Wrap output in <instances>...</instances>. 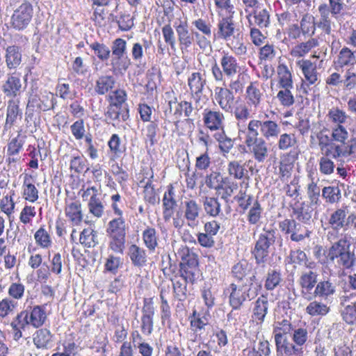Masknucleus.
Wrapping results in <instances>:
<instances>
[{
	"instance_id": "obj_6",
	"label": "nucleus",
	"mask_w": 356,
	"mask_h": 356,
	"mask_svg": "<svg viewBox=\"0 0 356 356\" xmlns=\"http://www.w3.org/2000/svg\"><path fill=\"white\" fill-rule=\"evenodd\" d=\"M233 15L228 14V15L219 19L215 29V36L227 43L230 42V41H236L243 38V34L238 26L233 19Z\"/></svg>"
},
{
	"instance_id": "obj_11",
	"label": "nucleus",
	"mask_w": 356,
	"mask_h": 356,
	"mask_svg": "<svg viewBox=\"0 0 356 356\" xmlns=\"http://www.w3.org/2000/svg\"><path fill=\"white\" fill-rule=\"evenodd\" d=\"M248 149V152L253 155V158L258 163H264L268 158L269 148L266 140L260 137V138L246 142L245 143Z\"/></svg>"
},
{
	"instance_id": "obj_46",
	"label": "nucleus",
	"mask_w": 356,
	"mask_h": 356,
	"mask_svg": "<svg viewBox=\"0 0 356 356\" xmlns=\"http://www.w3.org/2000/svg\"><path fill=\"white\" fill-rule=\"evenodd\" d=\"M227 172L229 176L236 179H241L248 174L245 163L239 161H230L227 165Z\"/></svg>"
},
{
	"instance_id": "obj_34",
	"label": "nucleus",
	"mask_w": 356,
	"mask_h": 356,
	"mask_svg": "<svg viewBox=\"0 0 356 356\" xmlns=\"http://www.w3.org/2000/svg\"><path fill=\"white\" fill-rule=\"evenodd\" d=\"M106 115L112 120L125 122L129 117V108L128 106L109 105Z\"/></svg>"
},
{
	"instance_id": "obj_63",
	"label": "nucleus",
	"mask_w": 356,
	"mask_h": 356,
	"mask_svg": "<svg viewBox=\"0 0 356 356\" xmlns=\"http://www.w3.org/2000/svg\"><path fill=\"white\" fill-rule=\"evenodd\" d=\"M349 134L347 129L341 124H337L332 129V139L336 142L345 144L348 138Z\"/></svg>"
},
{
	"instance_id": "obj_32",
	"label": "nucleus",
	"mask_w": 356,
	"mask_h": 356,
	"mask_svg": "<svg viewBox=\"0 0 356 356\" xmlns=\"http://www.w3.org/2000/svg\"><path fill=\"white\" fill-rule=\"evenodd\" d=\"M115 83V79L112 75L100 76L96 81L95 90L98 95H105L113 88Z\"/></svg>"
},
{
	"instance_id": "obj_8",
	"label": "nucleus",
	"mask_w": 356,
	"mask_h": 356,
	"mask_svg": "<svg viewBox=\"0 0 356 356\" xmlns=\"http://www.w3.org/2000/svg\"><path fill=\"white\" fill-rule=\"evenodd\" d=\"M33 8L30 3H23L16 8L11 16V26L16 30H23L31 22Z\"/></svg>"
},
{
	"instance_id": "obj_52",
	"label": "nucleus",
	"mask_w": 356,
	"mask_h": 356,
	"mask_svg": "<svg viewBox=\"0 0 356 356\" xmlns=\"http://www.w3.org/2000/svg\"><path fill=\"white\" fill-rule=\"evenodd\" d=\"M89 212L98 218L104 213V206L96 194L92 195L88 204Z\"/></svg>"
},
{
	"instance_id": "obj_51",
	"label": "nucleus",
	"mask_w": 356,
	"mask_h": 356,
	"mask_svg": "<svg viewBox=\"0 0 356 356\" xmlns=\"http://www.w3.org/2000/svg\"><path fill=\"white\" fill-rule=\"evenodd\" d=\"M189 318L191 327L194 332L204 330L205 326L209 323V318L207 315H202L195 310L193 311L192 316H190Z\"/></svg>"
},
{
	"instance_id": "obj_35",
	"label": "nucleus",
	"mask_w": 356,
	"mask_h": 356,
	"mask_svg": "<svg viewBox=\"0 0 356 356\" xmlns=\"http://www.w3.org/2000/svg\"><path fill=\"white\" fill-rule=\"evenodd\" d=\"M318 44L319 41L317 38L310 37L308 40L295 46L291 50V55L294 57H302Z\"/></svg>"
},
{
	"instance_id": "obj_5",
	"label": "nucleus",
	"mask_w": 356,
	"mask_h": 356,
	"mask_svg": "<svg viewBox=\"0 0 356 356\" xmlns=\"http://www.w3.org/2000/svg\"><path fill=\"white\" fill-rule=\"evenodd\" d=\"M293 330L292 325L288 320L284 319L280 322L275 323L273 334L277 353L300 354V349L296 348L293 343L289 342L286 337V334L290 333Z\"/></svg>"
},
{
	"instance_id": "obj_22",
	"label": "nucleus",
	"mask_w": 356,
	"mask_h": 356,
	"mask_svg": "<svg viewBox=\"0 0 356 356\" xmlns=\"http://www.w3.org/2000/svg\"><path fill=\"white\" fill-rule=\"evenodd\" d=\"M65 214L72 225H79L83 220L81 204L79 201H70L66 203Z\"/></svg>"
},
{
	"instance_id": "obj_53",
	"label": "nucleus",
	"mask_w": 356,
	"mask_h": 356,
	"mask_svg": "<svg viewBox=\"0 0 356 356\" xmlns=\"http://www.w3.org/2000/svg\"><path fill=\"white\" fill-rule=\"evenodd\" d=\"M277 73L280 78V88H293L291 74L286 65H279L277 67Z\"/></svg>"
},
{
	"instance_id": "obj_9",
	"label": "nucleus",
	"mask_w": 356,
	"mask_h": 356,
	"mask_svg": "<svg viewBox=\"0 0 356 356\" xmlns=\"http://www.w3.org/2000/svg\"><path fill=\"white\" fill-rule=\"evenodd\" d=\"M155 308L152 298H144L142 307L140 329L145 336H149L153 332Z\"/></svg>"
},
{
	"instance_id": "obj_14",
	"label": "nucleus",
	"mask_w": 356,
	"mask_h": 356,
	"mask_svg": "<svg viewBox=\"0 0 356 356\" xmlns=\"http://www.w3.org/2000/svg\"><path fill=\"white\" fill-rule=\"evenodd\" d=\"M175 31L180 49L182 51H188L194 41V33H190L186 22H181L175 26Z\"/></svg>"
},
{
	"instance_id": "obj_12",
	"label": "nucleus",
	"mask_w": 356,
	"mask_h": 356,
	"mask_svg": "<svg viewBox=\"0 0 356 356\" xmlns=\"http://www.w3.org/2000/svg\"><path fill=\"white\" fill-rule=\"evenodd\" d=\"M225 116L220 111L204 109L203 121L205 127L211 131L224 129Z\"/></svg>"
},
{
	"instance_id": "obj_28",
	"label": "nucleus",
	"mask_w": 356,
	"mask_h": 356,
	"mask_svg": "<svg viewBox=\"0 0 356 356\" xmlns=\"http://www.w3.org/2000/svg\"><path fill=\"white\" fill-rule=\"evenodd\" d=\"M6 63L8 69H16L22 62V53L19 47L9 46L6 50Z\"/></svg>"
},
{
	"instance_id": "obj_61",
	"label": "nucleus",
	"mask_w": 356,
	"mask_h": 356,
	"mask_svg": "<svg viewBox=\"0 0 356 356\" xmlns=\"http://www.w3.org/2000/svg\"><path fill=\"white\" fill-rule=\"evenodd\" d=\"M280 138L277 141V147L280 150H287L294 147L297 143V140L293 134H282L279 135Z\"/></svg>"
},
{
	"instance_id": "obj_64",
	"label": "nucleus",
	"mask_w": 356,
	"mask_h": 356,
	"mask_svg": "<svg viewBox=\"0 0 356 356\" xmlns=\"http://www.w3.org/2000/svg\"><path fill=\"white\" fill-rule=\"evenodd\" d=\"M327 116L332 122L341 125L346 122L348 118V115L346 114V113L343 110L339 109V108H331L328 111Z\"/></svg>"
},
{
	"instance_id": "obj_15",
	"label": "nucleus",
	"mask_w": 356,
	"mask_h": 356,
	"mask_svg": "<svg viewBox=\"0 0 356 356\" xmlns=\"http://www.w3.org/2000/svg\"><path fill=\"white\" fill-rule=\"evenodd\" d=\"M215 99L223 111L226 112L232 111L234 96L229 89L221 87L216 88Z\"/></svg>"
},
{
	"instance_id": "obj_3",
	"label": "nucleus",
	"mask_w": 356,
	"mask_h": 356,
	"mask_svg": "<svg viewBox=\"0 0 356 356\" xmlns=\"http://www.w3.org/2000/svg\"><path fill=\"white\" fill-rule=\"evenodd\" d=\"M276 239V231L273 229H264V232L259 235L254 248L252 250V254L254 256L257 267L254 269V275L250 277V281L252 282L256 275L259 273H264L266 266L265 262L269 254V248L273 245Z\"/></svg>"
},
{
	"instance_id": "obj_21",
	"label": "nucleus",
	"mask_w": 356,
	"mask_h": 356,
	"mask_svg": "<svg viewBox=\"0 0 356 356\" xmlns=\"http://www.w3.org/2000/svg\"><path fill=\"white\" fill-rule=\"evenodd\" d=\"M287 259L289 264L304 266L309 270H313L316 267V263L309 260L306 253L300 249L291 250Z\"/></svg>"
},
{
	"instance_id": "obj_24",
	"label": "nucleus",
	"mask_w": 356,
	"mask_h": 356,
	"mask_svg": "<svg viewBox=\"0 0 356 356\" xmlns=\"http://www.w3.org/2000/svg\"><path fill=\"white\" fill-rule=\"evenodd\" d=\"M260 132L264 140L277 139L280 134V127L273 120H261Z\"/></svg>"
},
{
	"instance_id": "obj_17",
	"label": "nucleus",
	"mask_w": 356,
	"mask_h": 356,
	"mask_svg": "<svg viewBox=\"0 0 356 356\" xmlns=\"http://www.w3.org/2000/svg\"><path fill=\"white\" fill-rule=\"evenodd\" d=\"M184 218L191 227H195L198 223V218L201 208L194 200H186L184 202Z\"/></svg>"
},
{
	"instance_id": "obj_60",
	"label": "nucleus",
	"mask_w": 356,
	"mask_h": 356,
	"mask_svg": "<svg viewBox=\"0 0 356 356\" xmlns=\"http://www.w3.org/2000/svg\"><path fill=\"white\" fill-rule=\"evenodd\" d=\"M263 209L257 200L252 203L248 213V221L250 225L257 224L261 218Z\"/></svg>"
},
{
	"instance_id": "obj_42",
	"label": "nucleus",
	"mask_w": 356,
	"mask_h": 356,
	"mask_svg": "<svg viewBox=\"0 0 356 356\" xmlns=\"http://www.w3.org/2000/svg\"><path fill=\"white\" fill-rule=\"evenodd\" d=\"M252 270L250 264L245 260L234 264L232 268V277L238 282H241Z\"/></svg>"
},
{
	"instance_id": "obj_27",
	"label": "nucleus",
	"mask_w": 356,
	"mask_h": 356,
	"mask_svg": "<svg viewBox=\"0 0 356 356\" xmlns=\"http://www.w3.org/2000/svg\"><path fill=\"white\" fill-rule=\"evenodd\" d=\"M128 255L134 266L142 267L147 262L145 250L136 244H132L129 247Z\"/></svg>"
},
{
	"instance_id": "obj_25",
	"label": "nucleus",
	"mask_w": 356,
	"mask_h": 356,
	"mask_svg": "<svg viewBox=\"0 0 356 356\" xmlns=\"http://www.w3.org/2000/svg\"><path fill=\"white\" fill-rule=\"evenodd\" d=\"M297 65L309 84H314L317 81L318 73L314 63L309 60H301L297 62Z\"/></svg>"
},
{
	"instance_id": "obj_47",
	"label": "nucleus",
	"mask_w": 356,
	"mask_h": 356,
	"mask_svg": "<svg viewBox=\"0 0 356 356\" xmlns=\"http://www.w3.org/2000/svg\"><path fill=\"white\" fill-rule=\"evenodd\" d=\"M213 136L218 143L220 151L223 153H229L234 146V139L228 137L224 129L216 133Z\"/></svg>"
},
{
	"instance_id": "obj_18",
	"label": "nucleus",
	"mask_w": 356,
	"mask_h": 356,
	"mask_svg": "<svg viewBox=\"0 0 356 356\" xmlns=\"http://www.w3.org/2000/svg\"><path fill=\"white\" fill-rule=\"evenodd\" d=\"M349 286L356 290V273L348 276ZM343 320L348 324L356 322V301L346 305L341 312Z\"/></svg>"
},
{
	"instance_id": "obj_31",
	"label": "nucleus",
	"mask_w": 356,
	"mask_h": 356,
	"mask_svg": "<svg viewBox=\"0 0 356 356\" xmlns=\"http://www.w3.org/2000/svg\"><path fill=\"white\" fill-rule=\"evenodd\" d=\"M293 335H292V340L295 344H293V346L298 349H300V354H296L295 353H291L290 354L286 353L287 355H295L296 356H302L303 354V348L302 346L307 342L309 334L308 331L306 327H298L296 329L293 330Z\"/></svg>"
},
{
	"instance_id": "obj_16",
	"label": "nucleus",
	"mask_w": 356,
	"mask_h": 356,
	"mask_svg": "<svg viewBox=\"0 0 356 356\" xmlns=\"http://www.w3.org/2000/svg\"><path fill=\"white\" fill-rule=\"evenodd\" d=\"M22 84L18 76L15 74H8L6 81L2 85L1 89L4 95L10 98L19 95Z\"/></svg>"
},
{
	"instance_id": "obj_19",
	"label": "nucleus",
	"mask_w": 356,
	"mask_h": 356,
	"mask_svg": "<svg viewBox=\"0 0 356 356\" xmlns=\"http://www.w3.org/2000/svg\"><path fill=\"white\" fill-rule=\"evenodd\" d=\"M206 83V79L200 72H193L188 76V85L191 93L195 97L196 101L200 99Z\"/></svg>"
},
{
	"instance_id": "obj_43",
	"label": "nucleus",
	"mask_w": 356,
	"mask_h": 356,
	"mask_svg": "<svg viewBox=\"0 0 356 356\" xmlns=\"http://www.w3.org/2000/svg\"><path fill=\"white\" fill-rule=\"evenodd\" d=\"M79 242L86 248H93L98 244L97 233L91 228L84 229L80 234Z\"/></svg>"
},
{
	"instance_id": "obj_40",
	"label": "nucleus",
	"mask_w": 356,
	"mask_h": 356,
	"mask_svg": "<svg viewBox=\"0 0 356 356\" xmlns=\"http://www.w3.org/2000/svg\"><path fill=\"white\" fill-rule=\"evenodd\" d=\"M111 65L118 71H127L131 64V59L127 56V53H117L115 55H111Z\"/></svg>"
},
{
	"instance_id": "obj_58",
	"label": "nucleus",
	"mask_w": 356,
	"mask_h": 356,
	"mask_svg": "<svg viewBox=\"0 0 356 356\" xmlns=\"http://www.w3.org/2000/svg\"><path fill=\"white\" fill-rule=\"evenodd\" d=\"M260 126L261 120H252L249 122L247 130L243 131L245 134V143L260 138L258 137Z\"/></svg>"
},
{
	"instance_id": "obj_45",
	"label": "nucleus",
	"mask_w": 356,
	"mask_h": 356,
	"mask_svg": "<svg viewBox=\"0 0 356 356\" xmlns=\"http://www.w3.org/2000/svg\"><path fill=\"white\" fill-rule=\"evenodd\" d=\"M282 281L280 270L269 269L266 275L264 287L268 291H273L277 287Z\"/></svg>"
},
{
	"instance_id": "obj_48",
	"label": "nucleus",
	"mask_w": 356,
	"mask_h": 356,
	"mask_svg": "<svg viewBox=\"0 0 356 356\" xmlns=\"http://www.w3.org/2000/svg\"><path fill=\"white\" fill-rule=\"evenodd\" d=\"M321 188L317 185V184L314 181H312L307 186V194L308 199L309 200V204H311L312 207H319L322 202L320 199L321 196Z\"/></svg>"
},
{
	"instance_id": "obj_37",
	"label": "nucleus",
	"mask_w": 356,
	"mask_h": 356,
	"mask_svg": "<svg viewBox=\"0 0 356 356\" xmlns=\"http://www.w3.org/2000/svg\"><path fill=\"white\" fill-rule=\"evenodd\" d=\"M322 197L328 204L338 203L341 200V191L337 184V186H325L321 190Z\"/></svg>"
},
{
	"instance_id": "obj_57",
	"label": "nucleus",
	"mask_w": 356,
	"mask_h": 356,
	"mask_svg": "<svg viewBox=\"0 0 356 356\" xmlns=\"http://www.w3.org/2000/svg\"><path fill=\"white\" fill-rule=\"evenodd\" d=\"M338 63L341 66L353 65L356 63V57L349 48L344 47L339 51Z\"/></svg>"
},
{
	"instance_id": "obj_38",
	"label": "nucleus",
	"mask_w": 356,
	"mask_h": 356,
	"mask_svg": "<svg viewBox=\"0 0 356 356\" xmlns=\"http://www.w3.org/2000/svg\"><path fill=\"white\" fill-rule=\"evenodd\" d=\"M302 35L305 37H312L316 32L315 18L313 15L305 14L302 16L299 25Z\"/></svg>"
},
{
	"instance_id": "obj_20",
	"label": "nucleus",
	"mask_w": 356,
	"mask_h": 356,
	"mask_svg": "<svg viewBox=\"0 0 356 356\" xmlns=\"http://www.w3.org/2000/svg\"><path fill=\"white\" fill-rule=\"evenodd\" d=\"M22 118V111L19 108L18 104L14 100L8 102L6 119L4 124V130L10 129L18 120Z\"/></svg>"
},
{
	"instance_id": "obj_33",
	"label": "nucleus",
	"mask_w": 356,
	"mask_h": 356,
	"mask_svg": "<svg viewBox=\"0 0 356 356\" xmlns=\"http://www.w3.org/2000/svg\"><path fill=\"white\" fill-rule=\"evenodd\" d=\"M268 300L267 296L261 295L254 302L253 314L256 320L263 322L268 313Z\"/></svg>"
},
{
	"instance_id": "obj_36",
	"label": "nucleus",
	"mask_w": 356,
	"mask_h": 356,
	"mask_svg": "<svg viewBox=\"0 0 356 356\" xmlns=\"http://www.w3.org/2000/svg\"><path fill=\"white\" fill-rule=\"evenodd\" d=\"M318 11L321 14L319 21L316 23V27L322 29L325 33L329 35L331 33V20L330 19V10L326 4H321L318 7Z\"/></svg>"
},
{
	"instance_id": "obj_59",
	"label": "nucleus",
	"mask_w": 356,
	"mask_h": 356,
	"mask_svg": "<svg viewBox=\"0 0 356 356\" xmlns=\"http://www.w3.org/2000/svg\"><path fill=\"white\" fill-rule=\"evenodd\" d=\"M280 90L277 94V98L281 105L284 107H289L295 102L294 97L291 91L293 88H280Z\"/></svg>"
},
{
	"instance_id": "obj_30",
	"label": "nucleus",
	"mask_w": 356,
	"mask_h": 356,
	"mask_svg": "<svg viewBox=\"0 0 356 356\" xmlns=\"http://www.w3.org/2000/svg\"><path fill=\"white\" fill-rule=\"evenodd\" d=\"M126 221L124 218L116 217L110 220L106 227L107 235H123L126 236Z\"/></svg>"
},
{
	"instance_id": "obj_13",
	"label": "nucleus",
	"mask_w": 356,
	"mask_h": 356,
	"mask_svg": "<svg viewBox=\"0 0 356 356\" xmlns=\"http://www.w3.org/2000/svg\"><path fill=\"white\" fill-rule=\"evenodd\" d=\"M250 26H259L260 29L266 28L270 24L269 11L266 8L256 6L252 13L248 16Z\"/></svg>"
},
{
	"instance_id": "obj_26",
	"label": "nucleus",
	"mask_w": 356,
	"mask_h": 356,
	"mask_svg": "<svg viewBox=\"0 0 356 356\" xmlns=\"http://www.w3.org/2000/svg\"><path fill=\"white\" fill-rule=\"evenodd\" d=\"M346 216L347 212L345 209H337L331 213L328 223L334 230L343 229L349 224V220H348Z\"/></svg>"
},
{
	"instance_id": "obj_2",
	"label": "nucleus",
	"mask_w": 356,
	"mask_h": 356,
	"mask_svg": "<svg viewBox=\"0 0 356 356\" xmlns=\"http://www.w3.org/2000/svg\"><path fill=\"white\" fill-rule=\"evenodd\" d=\"M326 261L320 262L327 265H334L339 270H353L356 266V254L355 249L346 236L333 243L325 251Z\"/></svg>"
},
{
	"instance_id": "obj_62",
	"label": "nucleus",
	"mask_w": 356,
	"mask_h": 356,
	"mask_svg": "<svg viewBox=\"0 0 356 356\" xmlns=\"http://www.w3.org/2000/svg\"><path fill=\"white\" fill-rule=\"evenodd\" d=\"M227 177H224L219 172H212L207 175L205 183L211 189L216 190L222 184L227 181Z\"/></svg>"
},
{
	"instance_id": "obj_1",
	"label": "nucleus",
	"mask_w": 356,
	"mask_h": 356,
	"mask_svg": "<svg viewBox=\"0 0 356 356\" xmlns=\"http://www.w3.org/2000/svg\"><path fill=\"white\" fill-rule=\"evenodd\" d=\"M314 207L307 202H296L292 207L295 219L286 218L279 222L280 229L289 239L300 243L310 237L311 231L304 225H309L312 220Z\"/></svg>"
},
{
	"instance_id": "obj_39",
	"label": "nucleus",
	"mask_w": 356,
	"mask_h": 356,
	"mask_svg": "<svg viewBox=\"0 0 356 356\" xmlns=\"http://www.w3.org/2000/svg\"><path fill=\"white\" fill-rule=\"evenodd\" d=\"M335 293V286L330 280H323L317 283L313 297H321L327 298Z\"/></svg>"
},
{
	"instance_id": "obj_49",
	"label": "nucleus",
	"mask_w": 356,
	"mask_h": 356,
	"mask_svg": "<svg viewBox=\"0 0 356 356\" xmlns=\"http://www.w3.org/2000/svg\"><path fill=\"white\" fill-rule=\"evenodd\" d=\"M237 187V184L231 181L227 177V181H225V184H222L216 191V193L220 196V198L227 203L229 197L232 195Z\"/></svg>"
},
{
	"instance_id": "obj_23",
	"label": "nucleus",
	"mask_w": 356,
	"mask_h": 356,
	"mask_svg": "<svg viewBox=\"0 0 356 356\" xmlns=\"http://www.w3.org/2000/svg\"><path fill=\"white\" fill-rule=\"evenodd\" d=\"M163 218L165 221L169 220L174 214V209L177 206V201L175 199L174 188L170 186L165 193L163 198Z\"/></svg>"
},
{
	"instance_id": "obj_44",
	"label": "nucleus",
	"mask_w": 356,
	"mask_h": 356,
	"mask_svg": "<svg viewBox=\"0 0 356 356\" xmlns=\"http://www.w3.org/2000/svg\"><path fill=\"white\" fill-rule=\"evenodd\" d=\"M330 310V307L326 304L317 300L309 302L305 309L307 314L312 316H324L329 313Z\"/></svg>"
},
{
	"instance_id": "obj_50",
	"label": "nucleus",
	"mask_w": 356,
	"mask_h": 356,
	"mask_svg": "<svg viewBox=\"0 0 356 356\" xmlns=\"http://www.w3.org/2000/svg\"><path fill=\"white\" fill-rule=\"evenodd\" d=\"M203 206L205 212L212 217L218 216L221 211V204L216 197H206Z\"/></svg>"
},
{
	"instance_id": "obj_41",
	"label": "nucleus",
	"mask_w": 356,
	"mask_h": 356,
	"mask_svg": "<svg viewBox=\"0 0 356 356\" xmlns=\"http://www.w3.org/2000/svg\"><path fill=\"white\" fill-rule=\"evenodd\" d=\"M142 238L145 247L149 251H154L158 246V235L154 228L147 227L143 232Z\"/></svg>"
},
{
	"instance_id": "obj_54",
	"label": "nucleus",
	"mask_w": 356,
	"mask_h": 356,
	"mask_svg": "<svg viewBox=\"0 0 356 356\" xmlns=\"http://www.w3.org/2000/svg\"><path fill=\"white\" fill-rule=\"evenodd\" d=\"M90 47L94 51L95 56L102 61L107 60L111 56L110 47L104 43L94 42L90 44Z\"/></svg>"
},
{
	"instance_id": "obj_10",
	"label": "nucleus",
	"mask_w": 356,
	"mask_h": 356,
	"mask_svg": "<svg viewBox=\"0 0 356 356\" xmlns=\"http://www.w3.org/2000/svg\"><path fill=\"white\" fill-rule=\"evenodd\" d=\"M317 277L318 273L312 270L302 272L298 282L301 286L302 296L305 299L311 300L313 298L312 291L318 283Z\"/></svg>"
},
{
	"instance_id": "obj_55",
	"label": "nucleus",
	"mask_w": 356,
	"mask_h": 356,
	"mask_svg": "<svg viewBox=\"0 0 356 356\" xmlns=\"http://www.w3.org/2000/svg\"><path fill=\"white\" fill-rule=\"evenodd\" d=\"M109 238V248L115 253L123 254L126 236L123 235H107Z\"/></svg>"
},
{
	"instance_id": "obj_7",
	"label": "nucleus",
	"mask_w": 356,
	"mask_h": 356,
	"mask_svg": "<svg viewBox=\"0 0 356 356\" xmlns=\"http://www.w3.org/2000/svg\"><path fill=\"white\" fill-rule=\"evenodd\" d=\"M220 67L216 63L211 67L213 76L216 81H221L224 76L232 77L240 71L236 58L228 52L223 51L220 60Z\"/></svg>"
},
{
	"instance_id": "obj_56",
	"label": "nucleus",
	"mask_w": 356,
	"mask_h": 356,
	"mask_svg": "<svg viewBox=\"0 0 356 356\" xmlns=\"http://www.w3.org/2000/svg\"><path fill=\"white\" fill-rule=\"evenodd\" d=\"M17 302L10 298H5L0 301V318H4L14 313Z\"/></svg>"
},
{
	"instance_id": "obj_4",
	"label": "nucleus",
	"mask_w": 356,
	"mask_h": 356,
	"mask_svg": "<svg viewBox=\"0 0 356 356\" xmlns=\"http://www.w3.org/2000/svg\"><path fill=\"white\" fill-rule=\"evenodd\" d=\"M261 289V285L250 282L237 285L232 283L226 289L225 292L229 294V304L234 310H238L247 300L254 298Z\"/></svg>"
},
{
	"instance_id": "obj_29",
	"label": "nucleus",
	"mask_w": 356,
	"mask_h": 356,
	"mask_svg": "<svg viewBox=\"0 0 356 356\" xmlns=\"http://www.w3.org/2000/svg\"><path fill=\"white\" fill-rule=\"evenodd\" d=\"M262 97L263 94L257 87L256 83L251 82L246 89V99L248 106H253L255 109L257 108L261 103Z\"/></svg>"
}]
</instances>
